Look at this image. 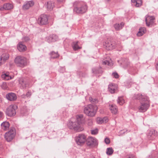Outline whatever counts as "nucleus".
Returning <instances> with one entry per match:
<instances>
[{
	"instance_id": "nucleus-1",
	"label": "nucleus",
	"mask_w": 158,
	"mask_h": 158,
	"mask_svg": "<svg viewBox=\"0 0 158 158\" xmlns=\"http://www.w3.org/2000/svg\"><path fill=\"white\" fill-rule=\"evenodd\" d=\"M73 12L78 14H83L85 13L88 9L86 4L84 2L77 1L73 3Z\"/></svg>"
},
{
	"instance_id": "nucleus-2",
	"label": "nucleus",
	"mask_w": 158,
	"mask_h": 158,
	"mask_svg": "<svg viewBox=\"0 0 158 158\" xmlns=\"http://www.w3.org/2000/svg\"><path fill=\"white\" fill-rule=\"evenodd\" d=\"M97 109L96 106L89 104L85 107L84 113L88 116L94 117L96 114Z\"/></svg>"
},
{
	"instance_id": "nucleus-3",
	"label": "nucleus",
	"mask_w": 158,
	"mask_h": 158,
	"mask_svg": "<svg viewBox=\"0 0 158 158\" xmlns=\"http://www.w3.org/2000/svg\"><path fill=\"white\" fill-rule=\"evenodd\" d=\"M68 128L76 131H81L84 129L81 125L76 121H73L71 119L67 124Z\"/></svg>"
},
{
	"instance_id": "nucleus-4",
	"label": "nucleus",
	"mask_w": 158,
	"mask_h": 158,
	"mask_svg": "<svg viewBox=\"0 0 158 158\" xmlns=\"http://www.w3.org/2000/svg\"><path fill=\"white\" fill-rule=\"evenodd\" d=\"M140 105L138 107L139 112H144L146 111L150 106V100L149 98L144 100L140 101Z\"/></svg>"
},
{
	"instance_id": "nucleus-5",
	"label": "nucleus",
	"mask_w": 158,
	"mask_h": 158,
	"mask_svg": "<svg viewBox=\"0 0 158 158\" xmlns=\"http://www.w3.org/2000/svg\"><path fill=\"white\" fill-rule=\"evenodd\" d=\"M15 62L17 66L23 67L26 65L27 60L25 57L18 56L15 59Z\"/></svg>"
},
{
	"instance_id": "nucleus-6",
	"label": "nucleus",
	"mask_w": 158,
	"mask_h": 158,
	"mask_svg": "<svg viewBox=\"0 0 158 158\" xmlns=\"http://www.w3.org/2000/svg\"><path fill=\"white\" fill-rule=\"evenodd\" d=\"M17 106L15 105H11L7 108L6 113V115L9 116H15L16 114V110Z\"/></svg>"
},
{
	"instance_id": "nucleus-7",
	"label": "nucleus",
	"mask_w": 158,
	"mask_h": 158,
	"mask_svg": "<svg viewBox=\"0 0 158 158\" xmlns=\"http://www.w3.org/2000/svg\"><path fill=\"white\" fill-rule=\"evenodd\" d=\"M76 143L79 145H83L86 140V137L84 134H79L75 138Z\"/></svg>"
},
{
	"instance_id": "nucleus-8",
	"label": "nucleus",
	"mask_w": 158,
	"mask_h": 158,
	"mask_svg": "<svg viewBox=\"0 0 158 158\" xmlns=\"http://www.w3.org/2000/svg\"><path fill=\"white\" fill-rule=\"evenodd\" d=\"M15 135V132L14 129L12 128L10 131L6 133L5 138L8 142L11 141Z\"/></svg>"
},
{
	"instance_id": "nucleus-9",
	"label": "nucleus",
	"mask_w": 158,
	"mask_h": 158,
	"mask_svg": "<svg viewBox=\"0 0 158 158\" xmlns=\"http://www.w3.org/2000/svg\"><path fill=\"white\" fill-rule=\"evenodd\" d=\"M38 23L40 25H45L48 23V17L46 15H41L38 19Z\"/></svg>"
},
{
	"instance_id": "nucleus-10",
	"label": "nucleus",
	"mask_w": 158,
	"mask_h": 158,
	"mask_svg": "<svg viewBox=\"0 0 158 158\" xmlns=\"http://www.w3.org/2000/svg\"><path fill=\"white\" fill-rule=\"evenodd\" d=\"M104 46L107 50H110L114 49L116 44L114 42L108 40L106 42Z\"/></svg>"
},
{
	"instance_id": "nucleus-11",
	"label": "nucleus",
	"mask_w": 158,
	"mask_h": 158,
	"mask_svg": "<svg viewBox=\"0 0 158 158\" xmlns=\"http://www.w3.org/2000/svg\"><path fill=\"white\" fill-rule=\"evenodd\" d=\"M86 141L87 145L89 146L93 147L97 144V140L95 138L89 137Z\"/></svg>"
},
{
	"instance_id": "nucleus-12",
	"label": "nucleus",
	"mask_w": 158,
	"mask_h": 158,
	"mask_svg": "<svg viewBox=\"0 0 158 158\" xmlns=\"http://www.w3.org/2000/svg\"><path fill=\"white\" fill-rule=\"evenodd\" d=\"M158 135L157 132L155 130H152L150 131L147 135L148 138L151 140H153Z\"/></svg>"
},
{
	"instance_id": "nucleus-13",
	"label": "nucleus",
	"mask_w": 158,
	"mask_h": 158,
	"mask_svg": "<svg viewBox=\"0 0 158 158\" xmlns=\"http://www.w3.org/2000/svg\"><path fill=\"white\" fill-rule=\"evenodd\" d=\"M33 1H30L25 2L23 6V9L24 10H27L34 5Z\"/></svg>"
},
{
	"instance_id": "nucleus-14",
	"label": "nucleus",
	"mask_w": 158,
	"mask_h": 158,
	"mask_svg": "<svg viewBox=\"0 0 158 158\" xmlns=\"http://www.w3.org/2000/svg\"><path fill=\"white\" fill-rule=\"evenodd\" d=\"M133 98L134 99L139 100L140 102V101L144 100L148 98L146 95L139 94H135Z\"/></svg>"
},
{
	"instance_id": "nucleus-15",
	"label": "nucleus",
	"mask_w": 158,
	"mask_h": 158,
	"mask_svg": "<svg viewBox=\"0 0 158 158\" xmlns=\"http://www.w3.org/2000/svg\"><path fill=\"white\" fill-rule=\"evenodd\" d=\"M154 19V18L153 16L146 15L145 19L146 25L148 26L149 27L150 25L153 23Z\"/></svg>"
},
{
	"instance_id": "nucleus-16",
	"label": "nucleus",
	"mask_w": 158,
	"mask_h": 158,
	"mask_svg": "<svg viewBox=\"0 0 158 158\" xmlns=\"http://www.w3.org/2000/svg\"><path fill=\"white\" fill-rule=\"evenodd\" d=\"M108 90L111 94L115 93L116 90L117 89V85L115 84H110L108 85Z\"/></svg>"
},
{
	"instance_id": "nucleus-17",
	"label": "nucleus",
	"mask_w": 158,
	"mask_h": 158,
	"mask_svg": "<svg viewBox=\"0 0 158 158\" xmlns=\"http://www.w3.org/2000/svg\"><path fill=\"white\" fill-rule=\"evenodd\" d=\"M6 98L10 101H14L17 99L16 94L13 93H10L7 94L6 96Z\"/></svg>"
},
{
	"instance_id": "nucleus-18",
	"label": "nucleus",
	"mask_w": 158,
	"mask_h": 158,
	"mask_svg": "<svg viewBox=\"0 0 158 158\" xmlns=\"http://www.w3.org/2000/svg\"><path fill=\"white\" fill-rule=\"evenodd\" d=\"M17 48L19 51L23 52L27 50V47L22 42H19L17 45Z\"/></svg>"
},
{
	"instance_id": "nucleus-19",
	"label": "nucleus",
	"mask_w": 158,
	"mask_h": 158,
	"mask_svg": "<svg viewBox=\"0 0 158 158\" xmlns=\"http://www.w3.org/2000/svg\"><path fill=\"white\" fill-rule=\"evenodd\" d=\"M57 39V36L54 34L50 35L48 37L47 41L49 43L54 42Z\"/></svg>"
},
{
	"instance_id": "nucleus-20",
	"label": "nucleus",
	"mask_w": 158,
	"mask_h": 158,
	"mask_svg": "<svg viewBox=\"0 0 158 158\" xmlns=\"http://www.w3.org/2000/svg\"><path fill=\"white\" fill-rule=\"evenodd\" d=\"M92 71L93 73L95 74H101L102 73V69L100 66L93 68Z\"/></svg>"
},
{
	"instance_id": "nucleus-21",
	"label": "nucleus",
	"mask_w": 158,
	"mask_h": 158,
	"mask_svg": "<svg viewBox=\"0 0 158 158\" xmlns=\"http://www.w3.org/2000/svg\"><path fill=\"white\" fill-rule=\"evenodd\" d=\"M76 120H75L80 125L84 122V118L83 115L82 114H80L76 116Z\"/></svg>"
},
{
	"instance_id": "nucleus-22",
	"label": "nucleus",
	"mask_w": 158,
	"mask_h": 158,
	"mask_svg": "<svg viewBox=\"0 0 158 158\" xmlns=\"http://www.w3.org/2000/svg\"><path fill=\"white\" fill-rule=\"evenodd\" d=\"M9 123L8 122H4L1 124L2 129L5 131L7 130L9 128Z\"/></svg>"
},
{
	"instance_id": "nucleus-23",
	"label": "nucleus",
	"mask_w": 158,
	"mask_h": 158,
	"mask_svg": "<svg viewBox=\"0 0 158 158\" xmlns=\"http://www.w3.org/2000/svg\"><path fill=\"white\" fill-rule=\"evenodd\" d=\"M131 2L136 7H140L142 4V2L141 0H131Z\"/></svg>"
},
{
	"instance_id": "nucleus-24",
	"label": "nucleus",
	"mask_w": 158,
	"mask_h": 158,
	"mask_svg": "<svg viewBox=\"0 0 158 158\" xmlns=\"http://www.w3.org/2000/svg\"><path fill=\"white\" fill-rule=\"evenodd\" d=\"M110 109L113 114H115L117 113V107L115 105H111L110 107Z\"/></svg>"
},
{
	"instance_id": "nucleus-25",
	"label": "nucleus",
	"mask_w": 158,
	"mask_h": 158,
	"mask_svg": "<svg viewBox=\"0 0 158 158\" xmlns=\"http://www.w3.org/2000/svg\"><path fill=\"white\" fill-rule=\"evenodd\" d=\"M124 23L121 22L120 24L116 23L114 25V27L116 30L118 31L122 29L123 27Z\"/></svg>"
},
{
	"instance_id": "nucleus-26",
	"label": "nucleus",
	"mask_w": 158,
	"mask_h": 158,
	"mask_svg": "<svg viewBox=\"0 0 158 158\" xmlns=\"http://www.w3.org/2000/svg\"><path fill=\"white\" fill-rule=\"evenodd\" d=\"M78 41L74 42L73 43L72 47L73 48V49L75 51L78 50V49L81 48V47L78 46Z\"/></svg>"
},
{
	"instance_id": "nucleus-27",
	"label": "nucleus",
	"mask_w": 158,
	"mask_h": 158,
	"mask_svg": "<svg viewBox=\"0 0 158 158\" xmlns=\"http://www.w3.org/2000/svg\"><path fill=\"white\" fill-rule=\"evenodd\" d=\"M9 57V55L8 53H5L2 54L0 57L2 60L4 62L8 59Z\"/></svg>"
},
{
	"instance_id": "nucleus-28",
	"label": "nucleus",
	"mask_w": 158,
	"mask_h": 158,
	"mask_svg": "<svg viewBox=\"0 0 158 158\" xmlns=\"http://www.w3.org/2000/svg\"><path fill=\"white\" fill-rule=\"evenodd\" d=\"M54 6V3L51 1L48 2L47 4V7L49 10H52Z\"/></svg>"
},
{
	"instance_id": "nucleus-29",
	"label": "nucleus",
	"mask_w": 158,
	"mask_h": 158,
	"mask_svg": "<svg viewBox=\"0 0 158 158\" xmlns=\"http://www.w3.org/2000/svg\"><path fill=\"white\" fill-rule=\"evenodd\" d=\"M144 27H141L139 29V31L137 34V35L138 36H142L145 32L146 30Z\"/></svg>"
},
{
	"instance_id": "nucleus-30",
	"label": "nucleus",
	"mask_w": 158,
	"mask_h": 158,
	"mask_svg": "<svg viewBox=\"0 0 158 158\" xmlns=\"http://www.w3.org/2000/svg\"><path fill=\"white\" fill-rule=\"evenodd\" d=\"M5 10H10L12 9L13 7V5L12 4L8 3L4 4Z\"/></svg>"
},
{
	"instance_id": "nucleus-31",
	"label": "nucleus",
	"mask_w": 158,
	"mask_h": 158,
	"mask_svg": "<svg viewBox=\"0 0 158 158\" xmlns=\"http://www.w3.org/2000/svg\"><path fill=\"white\" fill-rule=\"evenodd\" d=\"M51 56L52 58L54 59L57 58L59 56V55L57 52L53 51L50 53Z\"/></svg>"
},
{
	"instance_id": "nucleus-32",
	"label": "nucleus",
	"mask_w": 158,
	"mask_h": 158,
	"mask_svg": "<svg viewBox=\"0 0 158 158\" xmlns=\"http://www.w3.org/2000/svg\"><path fill=\"white\" fill-rule=\"evenodd\" d=\"M114 152V150L112 148H109L106 149V154L109 156H110Z\"/></svg>"
},
{
	"instance_id": "nucleus-33",
	"label": "nucleus",
	"mask_w": 158,
	"mask_h": 158,
	"mask_svg": "<svg viewBox=\"0 0 158 158\" xmlns=\"http://www.w3.org/2000/svg\"><path fill=\"white\" fill-rule=\"evenodd\" d=\"M117 102L120 105H122L125 102L124 100L122 97H119L117 100Z\"/></svg>"
},
{
	"instance_id": "nucleus-34",
	"label": "nucleus",
	"mask_w": 158,
	"mask_h": 158,
	"mask_svg": "<svg viewBox=\"0 0 158 158\" xmlns=\"http://www.w3.org/2000/svg\"><path fill=\"white\" fill-rule=\"evenodd\" d=\"M28 110L26 106H23L21 109V112L22 114H25L28 112Z\"/></svg>"
},
{
	"instance_id": "nucleus-35",
	"label": "nucleus",
	"mask_w": 158,
	"mask_h": 158,
	"mask_svg": "<svg viewBox=\"0 0 158 158\" xmlns=\"http://www.w3.org/2000/svg\"><path fill=\"white\" fill-rule=\"evenodd\" d=\"M77 74L80 77H85L87 75V73H86L82 71L78 72Z\"/></svg>"
},
{
	"instance_id": "nucleus-36",
	"label": "nucleus",
	"mask_w": 158,
	"mask_h": 158,
	"mask_svg": "<svg viewBox=\"0 0 158 158\" xmlns=\"http://www.w3.org/2000/svg\"><path fill=\"white\" fill-rule=\"evenodd\" d=\"M19 84L22 85L23 88H25L26 86V83L23 80L19 81Z\"/></svg>"
},
{
	"instance_id": "nucleus-37",
	"label": "nucleus",
	"mask_w": 158,
	"mask_h": 158,
	"mask_svg": "<svg viewBox=\"0 0 158 158\" xmlns=\"http://www.w3.org/2000/svg\"><path fill=\"white\" fill-rule=\"evenodd\" d=\"M2 77H3L6 80H8L10 77L8 74L7 73H5L2 75Z\"/></svg>"
},
{
	"instance_id": "nucleus-38",
	"label": "nucleus",
	"mask_w": 158,
	"mask_h": 158,
	"mask_svg": "<svg viewBox=\"0 0 158 158\" xmlns=\"http://www.w3.org/2000/svg\"><path fill=\"white\" fill-rule=\"evenodd\" d=\"M1 87L4 89H6L7 87L6 83L3 82L1 85Z\"/></svg>"
},
{
	"instance_id": "nucleus-39",
	"label": "nucleus",
	"mask_w": 158,
	"mask_h": 158,
	"mask_svg": "<svg viewBox=\"0 0 158 158\" xmlns=\"http://www.w3.org/2000/svg\"><path fill=\"white\" fill-rule=\"evenodd\" d=\"M102 64L105 65H110V62L109 60H106L103 61L102 62Z\"/></svg>"
},
{
	"instance_id": "nucleus-40",
	"label": "nucleus",
	"mask_w": 158,
	"mask_h": 158,
	"mask_svg": "<svg viewBox=\"0 0 158 158\" xmlns=\"http://www.w3.org/2000/svg\"><path fill=\"white\" fill-rule=\"evenodd\" d=\"M87 124L89 126H91L93 124V120L92 119H88L87 122Z\"/></svg>"
},
{
	"instance_id": "nucleus-41",
	"label": "nucleus",
	"mask_w": 158,
	"mask_h": 158,
	"mask_svg": "<svg viewBox=\"0 0 158 158\" xmlns=\"http://www.w3.org/2000/svg\"><path fill=\"white\" fill-rule=\"evenodd\" d=\"M101 120H102L103 123H106L108 121V118L107 117H105L102 119H100Z\"/></svg>"
},
{
	"instance_id": "nucleus-42",
	"label": "nucleus",
	"mask_w": 158,
	"mask_h": 158,
	"mask_svg": "<svg viewBox=\"0 0 158 158\" xmlns=\"http://www.w3.org/2000/svg\"><path fill=\"white\" fill-rule=\"evenodd\" d=\"M106 144H109L110 142V140L109 138H106L104 140Z\"/></svg>"
},
{
	"instance_id": "nucleus-43",
	"label": "nucleus",
	"mask_w": 158,
	"mask_h": 158,
	"mask_svg": "<svg viewBox=\"0 0 158 158\" xmlns=\"http://www.w3.org/2000/svg\"><path fill=\"white\" fill-rule=\"evenodd\" d=\"M98 133V130L97 129H96L94 130L91 131V133L93 135H96Z\"/></svg>"
},
{
	"instance_id": "nucleus-44",
	"label": "nucleus",
	"mask_w": 158,
	"mask_h": 158,
	"mask_svg": "<svg viewBox=\"0 0 158 158\" xmlns=\"http://www.w3.org/2000/svg\"><path fill=\"white\" fill-rule=\"evenodd\" d=\"M113 76L116 78H117L119 77V75L117 73H112Z\"/></svg>"
},
{
	"instance_id": "nucleus-45",
	"label": "nucleus",
	"mask_w": 158,
	"mask_h": 158,
	"mask_svg": "<svg viewBox=\"0 0 158 158\" xmlns=\"http://www.w3.org/2000/svg\"><path fill=\"white\" fill-rule=\"evenodd\" d=\"M31 95V91H28L26 94L27 97H30Z\"/></svg>"
},
{
	"instance_id": "nucleus-46",
	"label": "nucleus",
	"mask_w": 158,
	"mask_h": 158,
	"mask_svg": "<svg viewBox=\"0 0 158 158\" xmlns=\"http://www.w3.org/2000/svg\"><path fill=\"white\" fill-rule=\"evenodd\" d=\"M5 10L4 4L3 6H0V10L1 11H3Z\"/></svg>"
},
{
	"instance_id": "nucleus-47",
	"label": "nucleus",
	"mask_w": 158,
	"mask_h": 158,
	"mask_svg": "<svg viewBox=\"0 0 158 158\" xmlns=\"http://www.w3.org/2000/svg\"><path fill=\"white\" fill-rule=\"evenodd\" d=\"M98 119H99L98 121V123L99 124H101L102 123H103V122H102V120H101V119H102V118H98Z\"/></svg>"
},
{
	"instance_id": "nucleus-48",
	"label": "nucleus",
	"mask_w": 158,
	"mask_h": 158,
	"mask_svg": "<svg viewBox=\"0 0 158 158\" xmlns=\"http://www.w3.org/2000/svg\"><path fill=\"white\" fill-rule=\"evenodd\" d=\"M21 97L22 98H25L27 97L26 94H23L21 96Z\"/></svg>"
},
{
	"instance_id": "nucleus-49",
	"label": "nucleus",
	"mask_w": 158,
	"mask_h": 158,
	"mask_svg": "<svg viewBox=\"0 0 158 158\" xmlns=\"http://www.w3.org/2000/svg\"><path fill=\"white\" fill-rule=\"evenodd\" d=\"M24 40L25 41H27L28 40H29V38L28 37H25L24 38Z\"/></svg>"
},
{
	"instance_id": "nucleus-50",
	"label": "nucleus",
	"mask_w": 158,
	"mask_h": 158,
	"mask_svg": "<svg viewBox=\"0 0 158 158\" xmlns=\"http://www.w3.org/2000/svg\"><path fill=\"white\" fill-rule=\"evenodd\" d=\"M157 153H156V155L155 156H154L153 155V154H152L151 156V157H152V158H158L157 156Z\"/></svg>"
},
{
	"instance_id": "nucleus-51",
	"label": "nucleus",
	"mask_w": 158,
	"mask_h": 158,
	"mask_svg": "<svg viewBox=\"0 0 158 158\" xmlns=\"http://www.w3.org/2000/svg\"><path fill=\"white\" fill-rule=\"evenodd\" d=\"M127 158H135V157L134 155H131L128 157Z\"/></svg>"
},
{
	"instance_id": "nucleus-52",
	"label": "nucleus",
	"mask_w": 158,
	"mask_h": 158,
	"mask_svg": "<svg viewBox=\"0 0 158 158\" xmlns=\"http://www.w3.org/2000/svg\"><path fill=\"white\" fill-rule=\"evenodd\" d=\"M156 70L158 72V61L157 62L156 64Z\"/></svg>"
},
{
	"instance_id": "nucleus-53",
	"label": "nucleus",
	"mask_w": 158,
	"mask_h": 158,
	"mask_svg": "<svg viewBox=\"0 0 158 158\" xmlns=\"http://www.w3.org/2000/svg\"><path fill=\"white\" fill-rule=\"evenodd\" d=\"M3 114L2 112L0 111V118L2 117Z\"/></svg>"
},
{
	"instance_id": "nucleus-54",
	"label": "nucleus",
	"mask_w": 158,
	"mask_h": 158,
	"mask_svg": "<svg viewBox=\"0 0 158 158\" xmlns=\"http://www.w3.org/2000/svg\"><path fill=\"white\" fill-rule=\"evenodd\" d=\"M58 2H62L64 1V0H57Z\"/></svg>"
},
{
	"instance_id": "nucleus-55",
	"label": "nucleus",
	"mask_w": 158,
	"mask_h": 158,
	"mask_svg": "<svg viewBox=\"0 0 158 158\" xmlns=\"http://www.w3.org/2000/svg\"><path fill=\"white\" fill-rule=\"evenodd\" d=\"M2 99L1 98H0V103H1L2 102Z\"/></svg>"
},
{
	"instance_id": "nucleus-56",
	"label": "nucleus",
	"mask_w": 158,
	"mask_h": 158,
	"mask_svg": "<svg viewBox=\"0 0 158 158\" xmlns=\"http://www.w3.org/2000/svg\"><path fill=\"white\" fill-rule=\"evenodd\" d=\"M91 99H92V98H90L89 99V100L90 101H92V100H91Z\"/></svg>"
},
{
	"instance_id": "nucleus-57",
	"label": "nucleus",
	"mask_w": 158,
	"mask_h": 158,
	"mask_svg": "<svg viewBox=\"0 0 158 158\" xmlns=\"http://www.w3.org/2000/svg\"><path fill=\"white\" fill-rule=\"evenodd\" d=\"M2 0V1H6V0Z\"/></svg>"
},
{
	"instance_id": "nucleus-58",
	"label": "nucleus",
	"mask_w": 158,
	"mask_h": 158,
	"mask_svg": "<svg viewBox=\"0 0 158 158\" xmlns=\"http://www.w3.org/2000/svg\"><path fill=\"white\" fill-rule=\"evenodd\" d=\"M107 1H110V0H106Z\"/></svg>"
}]
</instances>
